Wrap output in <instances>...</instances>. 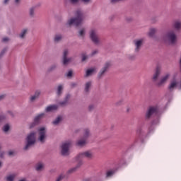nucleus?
<instances>
[{"mask_svg": "<svg viewBox=\"0 0 181 181\" xmlns=\"http://www.w3.org/2000/svg\"><path fill=\"white\" fill-rule=\"evenodd\" d=\"M76 17L71 18L66 22V26H72V25H74V26H78L83 22V12L81 10H77L76 11Z\"/></svg>", "mask_w": 181, "mask_h": 181, "instance_id": "1", "label": "nucleus"}, {"mask_svg": "<svg viewBox=\"0 0 181 181\" xmlns=\"http://www.w3.org/2000/svg\"><path fill=\"white\" fill-rule=\"evenodd\" d=\"M89 37L94 43V45H96V46H98V45H100L101 40L100 39V37L98 36V30L95 28H92L89 31Z\"/></svg>", "mask_w": 181, "mask_h": 181, "instance_id": "2", "label": "nucleus"}, {"mask_svg": "<svg viewBox=\"0 0 181 181\" xmlns=\"http://www.w3.org/2000/svg\"><path fill=\"white\" fill-rule=\"evenodd\" d=\"M36 142V132H32L29 134H28L26 138V144L24 147L25 151H28L32 145H35Z\"/></svg>", "mask_w": 181, "mask_h": 181, "instance_id": "3", "label": "nucleus"}, {"mask_svg": "<svg viewBox=\"0 0 181 181\" xmlns=\"http://www.w3.org/2000/svg\"><path fill=\"white\" fill-rule=\"evenodd\" d=\"M38 132V141L41 144L46 142V138H47V129L45 127H41L37 130Z\"/></svg>", "mask_w": 181, "mask_h": 181, "instance_id": "4", "label": "nucleus"}, {"mask_svg": "<svg viewBox=\"0 0 181 181\" xmlns=\"http://www.w3.org/2000/svg\"><path fill=\"white\" fill-rule=\"evenodd\" d=\"M70 146H71V141H64L61 145V153L63 156H67L70 154Z\"/></svg>", "mask_w": 181, "mask_h": 181, "instance_id": "5", "label": "nucleus"}, {"mask_svg": "<svg viewBox=\"0 0 181 181\" xmlns=\"http://www.w3.org/2000/svg\"><path fill=\"white\" fill-rule=\"evenodd\" d=\"M165 37L170 45H175L176 42H177V35H176L175 30H169L166 33Z\"/></svg>", "mask_w": 181, "mask_h": 181, "instance_id": "6", "label": "nucleus"}, {"mask_svg": "<svg viewBox=\"0 0 181 181\" xmlns=\"http://www.w3.org/2000/svg\"><path fill=\"white\" fill-rule=\"evenodd\" d=\"M78 159H93V158H94V153H93V151H83L80 153L78 155Z\"/></svg>", "mask_w": 181, "mask_h": 181, "instance_id": "7", "label": "nucleus"}, {"mask_svg": "<svg viewBox=\"0 0 181 181\" xmlns=\"http://www.w3.org/2000/svg\"><path fill=\"white\" fill-rule=\"evenodd\" d=\"M169 77H170V74H166L162 76L156 83L157 87H163V86L166 84L168 80H169Z\"/></svg>", "mask_w": 181, "mask_h": 181, "instance_id": "8", "label": "nucleus"}, {"mask_svg": "<svg viewBox=\"0 0 181 181\" xmlns=\"http://www.w3.org/2000/svg\"><path fill=\"white\" fill-rule=\"evenodd\" d=\"M158 112V107H150L147 112H146V119H149L153 114H156Z\"/></svg>", "mask_w": 181, "mask_h": 181, "instance_id": "9", "label": "nucleus"}, {"mask_svg": "<svg viewBox=\"0 0 181 181\" xmlns=\"http://www.w3.org/2000/svg\"><path fill=\"white\" fill-rule=\"evenodd\" d=\"M135 49L134 52L135 53H138L139 50H141V48L142 47V45H144V40L139 39V40H135L134 41Z\"/></svg>", "mask_w": 181, "mask_h": 181, "instance_id": "10", "label": "nucleus"}, {"mask_svg": "<svg viewBox=\"0 0 181 181\" xmlns=\"http://www.w3.org/2000/svg\"><path fill=\"white\" fill-rule=\"evenodd\" d=\"M110 67L111 62H107L106 63H105L103 67L102 68L99 73L100 76H103V74H104V73H105V71H107V70H108Z\"/></svg>", "mask_w": 181, "mask_h": 181, "instance_id": "11", "label": "nucleus"}, {"mask_svg": "<svg viewBox=\"0 0 181 181\" xmlns=\"http://www.w3.org/2000/svg\"><path fill=\"white\" fill-rule=\"evenodd\" d=\"M41 92L40 90H36L35 93L30 97V103H35L39 97H40Z\"/></svg>", "mask_w": 181, "mask_h": 181, "instance_id": "12", "label": "nucleus"}, {"mask_svg": "<svg viewBox=\"0 0 181 181\" xmlns=\"http://www.w3.org/2000/svg\"><path fill=\"white\" fill-rule=\"evenodd\" d=\"M87 144V139H84V137H81L76 141V146H85V145Z\"/></svg>", "mask_w": 181, "mask_h": 181, "instance_id": "13", "label": "nucleus"}, {"mask_svg": "<svg viewBox=\"0 0 181 181\" xmlns=\"http://www.w3.org/2000/svg\"><path fill=\"white\" fill-rule=\"evenodd\" d=\"M28 32H29V29L28 28L23 29L19 33L18 37L20 39H25V37H26V35H28Z\"/></svg>", "mask_w": 181, "mask_h": 181, "instance_id": "14", "label": "nucleus"}, {"mask_svg": "<svg viewBox=\"0 0 181 181\" xmlns=\"http://www.w3.org/2000/svg\"><path fill=\"white\" fill-rule=\"evenodd\" d=\"M59 108V105H52L46 107V112H52V111H56Z\"/></svg>", "mask_w": 181, "mask_h": 181, "instance_id": "15", "label": "nucleus"}, {"mask_svg": "<svg viewBox=\"0 0 181 181\" xmlns=\"http://www.w3.org/2000/svg\"><path fill=\"white\" fill-rule=\"evenodd\" d=\"M94 73H97V69L90 68L86 71V77H89V76H93Z\"/></svg>", "mask_w": 181, "mask_h": 181, "instance_id": "16", "label": "nucleus"}, {"mask_svg": "<svg viewBox=\"0 0 181 181\" xmlns=\"http://www.w3.org/2000/svg\"><path fill=\"white\" fill-rule=\"evenodd\" d=\"M159 76H160V69L157 68L156 72L153 75V81H156V80H158V78H159Z\"/></svg>", "mask_w": 181, "mask_h": 181, "instance_id": "17", "label": "nucleus"}, {"mask_svg": "<svg viewBox=\"0 0 181 181\" xmlns=\"http://www.w3.org/2000/svg\"><path fill=\"white\" fill-rule=\"evenodd\" d=\"M72 62L73 58L71 57L62 58V63L64 66H67V64H70Z\"/></svg>", "mask_w": 181, "mask_h": 181, "instance_id": "18", "label": "nucleus"}, {"mask_svg": "<svg viewBox=\"0 0 181 181\" xmlns=\"http://www.w3.org/2000/svg\"><path fill=\"white\" fill-rule=\"evenodd\" d=\"M43 117H45V113H40L35 117L34 121L35 123L39 124L40 122V120L42 119Z\"/></svg>", "mask_w": 181, "mask_h": 181, "instance_id": "19", "label": "nucleus"}, {"mask_svg": "<svg viewBox=\"0 0 181 181\" xmlns=\"http://www.w3.org/2000/svg\"><path fill=\"white\" fill-rule=\"evenodd\" d=\"M173 28L175 30H180L181 29V21H176L174 22L173 25Z\"/></svg>", "mask_w": 181, "mask_h": 181, "instance_id": "20", "label": "nucleus"}, {"mask_svg": "<svg viewBox=\"0 0 181 181\" xmlns=\"http://www.w3.org/2000/svg\"><path fill=\"white\" fill-rule=\"evenodd\" d=\"M83 165V162L79 161L76 167L71 168L68 172L69 173H73L74 172H76Z\"/></svg>", "mask_w": 181, "mask_h": 181, "instance_id": "21", "label": "nucleus"}, {"mask_svg": "<svg viewBox=\"0 0 181 181\" xmlns=\"http://www.w3.org/2000/svg\"><path fill=\"white\" fill-rule=\"evenodd\" d=\"M115 170H109L106 172V177L107 179H110V177H112L114 175H115Z\"/></svg>", "mask_w": 181, "mask_h": 181, "instance_id": "22", "label": "nucleus"}, {"mask_svg": "<svg viewBox=\"0 0 181 181\" xmlns=\"http://www.w3.org/2000/svg\"><path fill=\"white\" fill-rule=\"evenodd\" d=\"M43 168H45V164H43V163H38L37 164H36L35 165V169L36 170H37L38 172H40V170H43Z\"/></svg>", "mask_w": 181, "mask_h": 181, "instance_id": "23", "label": "nucleus"}, {"mask_svg": "<svg viewBox=\"0 0 181 181\" xmlns=\"http://www.w3.org/2000/svg\"><path fill=\"white\" fill-rule=\"evenodd\" d=\"M62 39H63V35H62L61 34H56L54 37V41L56 43H59V42H60V40H62Z\"/></svg>", "mask_w": 181, "mask_h": 181, "instance_id": "24", "label": "nucleus"}, {"mask_svg": "<svg viewBox=\"0 0 181 181\" xmlns=\"http://www.w3.org/2000/svg\"><path fill=\"white\" fill-rule=\"evenodd\" d=\"M91 81H88L85 84V91L86 93H88L90 91V89L91 88Z\"/></svg>", "mask_w": 181, "mask_h": 181, "instance_id": "25", "label": "nucleus"}, {"mask_svg": "<svg viewBox=\"0 0 181 181\" xmlns=\"http://www.w3.org/2000/svg\"><path fill=\"white\" fill-rule=\"evenodd\" d=\"M69 100H70V95H66L64 100L59 103L60 105H66L69 103Z\"/></svg>", "mask_w": 181, "mask_h": 181, "instance_id": "26", "label": "nucleus"}, {"mask_svg": "<svg viewBox=\"0 0 181 181\" xmlns=\"http://www.w3.org/2000/svg\"><path fill=\"white\" fill-rule=\"evenodd\" d=\"M63 119V117L62 116H58L54 121L52 122V124L54 125H59V124L60 123V121H62Z\"/></svg>", "mask_w": 181, "mask_h": 181, "instance_id": "27", "label": "nucleus"}, {"mask_svg": "<svg viewBox=\"0 0 181 181\" xmlns=\"http://www.w3.org/2000/svg\"><path fill=\"white\" fill-rule=\"evenodd\" d=\"M16 176V175H15V174H10L6 176V181H13V180H15Z\"/></svg>", "mask_w": 181, "mask_h": 181, "instance_id": "28", "label": "nucleus"}, {"mask_svg": "<svg viewBox=\"0 0 181 181\" xmlns=\"http://www.w3.org/2000/svg\"><path fill=\"white\" fill-rule=\"evenodd\" d=\"M88 136H90V129H85L83 130V138H84L85 139H87V138H88Z\"/></svg>", "mask_w": 181, "mask_h": 181, "instance_id": "29", "label": "nucleus"}, {"mask_svg": "<svg viewBox=\"0 0 181 181\" xmlns=\"http://www.w3.org/2000/svg\"><path fill=\"white\" fill-rule=\"evenodd\" d=\"M79 37H84L86 36V28H81L78 31Z\"/></svg>", "mask_w": 181, "mask_h": 181, "instance_id": "30", "label": "nucleus"}, {"mask_svg": "<svg viewBox=\"0 0 181 181\" xmlns=\"http://www.w3.org/2000/svg\"><path fill=\"white\" fill-rule=\"evenodd\" d=\"M155 33H156V28H151L148 33L150 37H153Z\"/></svg>", "mask_w": 181, "mask_h": 181, "instance_id": "31", "label": "nucleus"}, {"mask_svg": "<svg viewBox=\"0 0 181 181\" xmlns=\"http://www.w3.org/2000/svg\"><path fill=\"white\" fill-rule=\"evenodd\" d=\"M144 128L142 127H139L136 130V134L137 135H139V136H141V135H144Z\"/></svg>", "mask_w": 181, "mask_h": 181, "instance_id": "32", "label": "nucleus"}, {"mask_svg": "<svg viewBox=\"0 0 181 181\" xmlns=\"http://www.w3.org/2000/svg\"><path fill=\"white\" fill-rule=\"evenodd\" d=\"M62 91H63V86H62V85L58 86L57 90V95H60V94H62Z\"/></svg>", "mask_w": 181, "mask_h": 181, "instance_id": "33", "label": "nucleus"}, {"mask_svg": "<svg viewBox=\"0 0 181 181\" xmlns=\"http://www.w3.org/2000/svg\"><path fill=\"white\" fill-rule=\"evenodd\" d=\"M159 124V119H157V120H156V121H153V122H152V125H151V128L149 129V134H151V132H152V127H153V125H156V124Z\"/></svg>", "mask_w": 181, "mask_h": 181, "instance_id": "34", "label": "nucleus"}, {"mask_svg": "<svg viewBox=\"0 0 181 181\" xmlns=\"http://www.w3.org/2000/svg\"><path fill=\"white\" fill-rule=\"evenodd\" d=\"M80 1L84 5H89V4H91V2H93V0H80Z\"/></svg>", "mask_w": 181, "mask_h": 181, "instance_id": "35", "label": "nucleus"}, {"mask_svg": "<svg viewBox=\"0 0 181 181\" xmlns=\"http://www.w3.org/2000/svg\"><path fill=\"white\" fill-rule=\"evenodd\" d=\"M6 118H8V116H6V115L0 114V122H2V121H4V119H6Z\"/></svg>", "mask_w": 181, "mask_h": 181, "instance_id": "36", "label": "nucleus"}, {"mask_svg": "<svg viewBox=\"0 0 181 181\" xmlns=\"http://www.w3.org/2000/svg\"><path fill=\"white\" fill-rule=\"evenodd\" d=\"M81 57H82V62H86L87 59H88V55H87L86 53H83L81 54Z\"/></svg>", "mask_w": 181, "mask_h": 181, "instance_id": "37", "label": "nucleus"}, {"mask_svg": "<svg viewBox=\"0 0 181 181\" xmlns=\"http://www.w3.org/2000/svg\"><path fill=\"white\" fill-rule=\"evenodd\" d=\"M38 124L36 123V122H35V120H33V122H31L30 124H29V128L30 129H32V128H35V127H36V125H37Z\"/></svg>", "mask_w": 181, "mask_h": 181, "instance_id": "38", "label": "nucleus"}, {"mask_svg": "<svg viewBox=\"0 0 181 181\" xmlns=\"http://www.w3.org/2000/svg\"><path fill=\"white\" fill-rule=\"evenodd\" d=\"M69 55V49H64L63 52V57L62 59L67 58V56Z\"/></svg>", "mask_w": 181, "mask_h": 181, "instance_id": "39", "label": "nucleus"}, {"mask_svg": "<svg viewBox=\"0 0 181 181\" xmlns=\"http://www.w3.org/2000/svg\"><path fill=\"white\" fill-rule=\"evenodd\" d=\"M9 128H10L9 124H6L3 127V131L4 132H8V131H9Z\"/></svg>", "mask_w": 181, "mask_h": 181, "instance_id": "40", "label": "nucleus"}, {"mask_svg": "<svg viewBox=\"0 0 181 181\" xmlns=\"http://www.w3.org/2000/svg\"><path fill=\"white\" fill-rule=\"evenodd\" d=\"M30 16L32 17L35 16V8H31L30 9Z\"/></svg>", "mask_w": 181, "mask_h": 181, "instance_id": "41", "label": "nucleus"}, {"mask_svg": "<svg viewBox=\"0 0 181 181\" xmlns=\"http://www.w3.org/2000/svg\"><path fill=\"white\" fill-rule=\"evenodd\" d=\"M64 178V176L63 175H59L56 181H62Z\"/></svg>", "mask_w": 181, "mask_h": 181, "instance_id": "42", "label": "nucleus"}, {"mask_svg": "<svg viewBox=\"0 0 181 181\" xmlns=\"http://www.w3.org/2000/svg\"><path fill=\"white\" fill-rule=\"evenodd\" d=\"M66 77H71L73 76V71H69L68 73L66 74Z\"/></svg>", "mask_w": 181, "mask_h": 181, "instance_id": "43", "label": "nucleus"}, {"mask_svg": "<svg viewBox=\"0 0 181 181\" xmlns=\"http://www.w3.org/2000/svg\"><path fill=\"white\" fill-rule=\"evenodd\" d=\"M10 39L9 37H4L3 39H2V41L4 42V43H6V42H9Z\"/></svg>", "mask_w": 181, "mask_h": 181, "instance_id": "44", "label": "nucleus"}, {"mask_svg": "<svg viewBox=\"0 0 181 181\" xmlns=\"http://www.w3.org/2000/svg\"><path fill=\"white\" fill-rule=\"evenodd\" d=\"M128 59H129V60H134V59H135V55L134 54H129L128 56Z\"/></svg>", "mask_w": 181, "mask_h": 181, "instance_id": "45", "label": "nucleus"}, {"mask_svg": "<svg viewBox=\"0 0 181 181\" xmlns=\"http://www.w3.org/2000/svg\"><path fill=\"white\" fill-rule=\"evenodd\" d=\"M6 50H7V49H6V48H4V49L1 51V54H0V56H4V54H5V53H6Z\"/></svg>", "mask_w": 181, "mask_h": 181, "instance_id": "46", "label": "nucleus"}, {"mask_svg": "<svg viewBox=\"0 0 181 181\" xmlns=\"http://www.w3.org/2000/svg\"><path fill=\"white\" fill-rule=\"evenodd\" d=\"M88 110L89 111H93V110H94V105H90L88 106Z\"/></svg>", "mask_w": 181, "mask_h": 181, "instance_id": "47", "label": "nucleus"}, {"mask_svg": "<svg viewBox=\"0 0 181 181\" xmlns=\"http://www.w3.org/2000/svg\"><path fill=\"white\" fill-rule=\"evenodd\" d=\"M97 53H98V51L94 50L91 52L90 56H95V54H97Z\"/></svg>", "mask_w": 181, "mask_h": 181, "instance_id": "48", "label": "nucleus"}, {"mask_svg": "<svg viewBox=\"0 0 181 181\" xmlns=\"http://www.w3.org/2000/svg\"><path fill=\"white\" fill-rule=\"evenodd\" d=\"M71 4H77L79 0H69Z\"/></svg>", "mask_w": 181, "mask_h": 181, "instance_id": "49", "label": "nucleus"}, {"mask_svg": "<svg viewBox=\"0 0 181 181\" xmlns=\"http://www.w3.org/2000/svg\"><path fill=\"white\" fill-rule=\"evenodd\" d=\"M4 98H5V95H0V101H2V100H4Z\"/></svg>", "mask_w": 181, "mask_h": 181, "instance_id": "50", "label": "nucleus"}, {"mask_svg": "<svg viewBox=\"0 0 181 181\" xmlns=\"http://www.w3.org/2000/svg\"><path fill=\"white\" fill-rule=\"evenodd\" d=\"M122 104V100H119V102L116 103V105H121Z\"/></svg>", "mask_w": 181, "mask_h": 181, "instance_id": "51", "label": "nucleus"}, {"mask_svg": "<svg viewBox=\"0 0 181 181\" xmlns=\"http://www.w3.org/2000/svg\"><path fill=\"white\" fill-rule=\"evenodd\" d=\"M118 1H121V0H110L112 4H115V2H118Z\"/></svg>", "mask_w": 181, "mask_h": 181, "instance_id": "52", "label": "nucleus"}, {"mask_svg": "<svg viewBox=\"0 0 181 181\" xmlns=\"http://www.w3.org/2000/svg\"><path fill=\"white\" fill-rule=\"evenodd\" d=\"M9 0H4V5H7V4H8Z\"/></svg>", "mask_w": 181, "mask_h": 181, "instance_id": "53", "label": "nucleus"}, {"mask_svg": "<svg viewBox=\"0 0 181 181\" xmlns=\"http://www.w3.org/2000/svg\"><path fill=\"white\" fill-rule=\"evenodd\" d=\"M15 4H19L21 0H14Z\"/></svg>", "mask_w": 181, "mask_h": 181, "instance_id": "54", "label": "nucleus"}, {"mask_svg": "<svg viewBox=\"0 0 181 181\" xmlns=\"http://www.w3.org/2000/svg\"><path fill=\"white\" fill-rule=\"evenodd\" d=\"M129 111H131V107H127V112H129Z\"/></svg>", "mask_w": 181, "mask_h": 181, "instance_id": "55", "label": "nucleus"}, {"mask_svg": "<svg viewBox=\"0 0 181 181\" xmlns=\"http://www.w3.org/2000/svg\"><path fill=\"white\" fill-rule=\"evenodd\" d=\"M8 155L11 156L12 155H13V151H9L8 152Z\"/></svg>", "mask_w": 181, "mask_h": 181, "instance_id": "56", "label": "nucleus"}, {"mask_svg": "<svg viewBox=\"0 0 181 181\" xmlns=\"http://www.w3.org/2000/svg\"><path fill=\"white\" fill-rule=\"evenodd\" d=\"M2 168V161H0V168Z\"/></svg>", "mask_w": 181, "mask_h": 181, "instance_id": "57", "label": "nucleus"}, {"mask_svg": "<svg viewBox=\"0 0 181 181\" xmlns=\"http://www.w3.org/2000/svg\"><path fill=\"white\" fill-rule=\"evenodd\" d=\"M52 69H56V66L55 65L52 66Z\"/></svg>", "mask_w": 181, "mask_h": 181, "instance_id": "58", "label": "nucleus"}, {"mask_svg": "<svg viewBox=\"0 0 181 181\" xmlns=\"http://www.w3.org/2000/svg\"><path fill=\"white\" fill-rule=\"evenodd\" d=\"M8 114H11V115H12V112H8Z\"/></svg>", "mask_w": 181, "mask_h": 181, "instance_id": "59", "label": "nucleus"}, {"mask_svg": "<svg viewBox=\"0 0 181 181\" xmlns=\"http://www.w3.org/2000/svg\"><path fill=\"white\" fill-rule=\"evenodd\" d=\"M0 158H2V155L0 156Z\"/></svg>", "mask_w": 181, "mask_h": 181, "instance_id": "60", "label": "nucleus"}, {"mask_svg": "<svg viewBox=\"0 0 181 181\" xmlns=\"http://www.w3.org/2000/svg\"><path fill=\"white\" fill-rule=\"evenodd\" d=\"M0 149H1V146H0Z\"/></svg>", "mask_w": 181, "mask_h": 181, "instance_id": "61", "label": "nucleus"}]
</instances>
